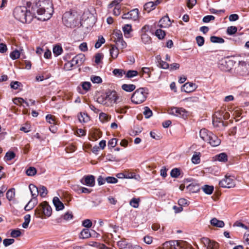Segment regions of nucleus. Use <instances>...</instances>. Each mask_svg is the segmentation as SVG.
I'll use <instances>...</instances> for the list:
<instances>
[{
    "label": "nucleus",
    "mask_w": 249,
    "mask_h": 249,
    "mask_svg": "<svg viewBox=\"0 0 249 249\" xmlns=\"http://www.w3.org/2000/svg\"><path fill=\"white\" fill-rule=\"evenodd\" d=\"M52 213L51 207L46 201L40 203L35 211V215L36 217L43 219L45 217H50Z\"/></svg>",
    "instance_id": "nucleus-3"
},
{
    "label": "nucleus",
    "mask_w": 249,
    "mask_h": 249,
    "mask_svg": "<svg viewBox=\"0 0 249 249\" xmlns=\"http://www.w3.org/2000/svg\"><path fill=\"white\" fill-rule=\"evenodd\" d=\"M10 56L13 60L17 59L19 57L20 53L18 50H16L11 53Z\"/></svg>",
    "instance_id": "nucleus-49"
},
{
    "label": "nucleus",
    "mask_w": 249,
    "mask_h": 249,
    "mask_svg": "<svg viewBox=\"0 0 249 249\" xmlns=\"http://www.w3.org/2000/svg\"><path fill=\"white\" fill-rule=\"evenodd\" d=\"M196 41L198 46H202L204 43V38L201 36H197L196 37Z\"/></svg>",
    "instance_id": "nucleus-61"
},
{
    "label": "nucleus",
    "mask_w": 249,
    "mask_h": 249,
    "mask_svg": "<svg viewBox=\"0 0 249 249\" xmlns=\"http://www.w3.org/2000/svg\"><path fill=\"white\" fill-rule=\"evenodd\" d=\"M168 113L178 117L185 118L188 116L187 111L183 108L173 107L168 109Z\"/></svg>",
    "instance_id": "nucleus-8"
},
{
    "label": "nucleus",
    "mask_w": 249,
    "mask_h": 249,
    "mask_svg": "<svg viewBox=\"0 0 249 249\" xmlns=\"http://www.w3.org/2000/svg\"><path fill=\"white\" fill-rule=\"evenodd\" d=\"M201 242L207 249H217L218 243L210 240L208 238L203 237L201 239Z\"/></svg>",
    "instance_id": "nucleus-11"
},
{
    "label": "nucleus",
    "mask_w": 249,
    "mask_h": 249,
    "mask_svg": "<svg viewBox=\"0 0 249 249\" xmlns=\"http://www.w3.org/2000/svg\"><path fill=\"white\" fill-rule=\"evenodd\" d=\"M145 118H149L152 115V111L150 108L147 107H144V111L143 112Z\"/></svg>",
    "instance_id": "nucleus-58"
},
{
    "label": "nucleus",
    "mask_w": 249,
    "mask_h": 249,
    "mask_svg": "<svg viewBox=\"0 0 249 249\" xmlns=\"http://www.w3.org/2000/svg\"><path fill=\"white\" fill-rule=\"evenodd\" d=\"M108 116L105 113H101L99 115V119L102 122H107L109 120Z\"/></svg>",
    "instance_id": "nucleus-56"
},
{
    "label": "nucleus",
    "mask_w": 249,
    "mask_h": 249,
    "mask_svg": "<svg viewBox=\"0 0 249 249\" xmlns=\"http://www.w3.org/2000/svg\"><path fill=\"white\" fill-rule=\"evenodd\" d=\"M237 28L235 26H230L228 27L227 33L228 35H232L236 33Z\"/></svg>",
    "instance_id": "nucleus-51"
},
{
    "label": "nucleus",
    "mask_w": 249,
    "mask_h": 249,
    "mask_svg": "<svg viewBox=\"0 0 249 249\" xmlns=\"http://www.w3.org/2000/svg\"><path fill=\"white\" fill-rule=\"evenodd\" d=\"M113 36L114 38V41L116 40H120L123 38V35L120 30L114 31L113 33Z\"/></svg>",
    "instance_id": "nucleus-36"
},
{
    "label": "nucleus",
    "mask_w": 249,
    "mask_h": 249,
    "mask_svg": "<svg viewBox=\"0 0 249 249\" xmlns=\"http://www.w3.org/2000/svg\"><path fill=\"white\" fill-rule=\"evenodd\" d=\"M187 189L191 193H196L199 190V186L197 184L191 183L187 186Z\"/></svg>",
    "instance_id": "nucleus-21"
},
{
    "label": "nucleus",
    "mask_w": 249,
    "mask_h": 249,
    "mask_svg": "<svg viewBox=\"0 0 249 249\" xmlns=\"http://www.w3.org/2000/svg\"><path fill=\"white\" fill-rule=\"evenodd\" d=\"M214 160L226 162L228 160V156L225 153H221L216 155L213 158Z\"/></svg>",
    "instance_id": "nucleus-17"
},
{
    "label": "nucleus",
    "mask_w": 249,
    "mask_h": 249,
    "mask_svg": "<svg viewBox=\"0 0 249 249\" xmlns=\"http://www.w3.org/2000/svg\"><path fill=\"white\" fill-rule=\"evenodd\" d=\"M85 60V56L83 53H79L75 56L71 61H68L65 64V68L67 70H71L72 68L75 65H82Z\"/></svg>",
    "instance_id": "nucleus-6"
},
{
    "label": "nucleus",
    "mask_w": 249,
    "mask_h": 249,
    "mask_svg": "<svg viewBox=\"0 0 249 249\" xmlns=\"http://www.w3.org/2000/svg\"><path fill=\"white\" fill-rule=\"evenodd\" d=\"M155 35L160 39H163L165 36V32L161 29H157L155 32Z\"/></svg>",
    "instance_id": "nucleus-38"
},
{
    "label": "nucleus",
    "mask_w": 249,
    "mask_h": 249,
    "mask_svg": "<svg viewBox=\"0 0 249 249\" xmlns=\"http://www.w3.org/2000/svg\"><path fill=\"white\" fill-rule=\"evenodd\" d=\"M24 222L22 223V226L23 228L26 229L28 228L29 224L31 220V215L29 214H26L24 217Z\"/></svg>",
    "instance_id": "nucleus-33"
},
{
    "label": "nucleus",
    "mask_w": 249,
    "mask_h": 249,
    "mask_svg": "<svg viewBox=\"0 0 249 249\" xmlns=\"http://www.w3.org/2000/svg\"><path fill=\"white\" fill-rule=\"evenodd\" d=\"M188 243L182 240H172L166 242L163 244V248L166 249H186Z\"/></svg>",
    "instance_id": "nucleus-5"
},
{
    "label": "nucleus",
    "mask_w": 249,
    "mask_h": 249,
    "mask_svg": "<svg viewBox=\"0 0 249 249\" xmlns=\"http://www.w3.org/2000/svg\"><path fill=\"white\" fill-rule=\"evenodd\" d=\"M138 72L137 71L129 70L127 71L125 77L128 78H132L138 75Z\"/></svg>",
    "instance_id": "nucleus-42"
},
{
    "label": "nucleus",
    "mask_w": 249,
    "mask_h": 249,
    "mask_svg": "<svg viewBox=\"0 0 249 249\" xmlns=\"http://www.w3.org/2000/svg\"><path fill=\"white\" fill-rule=\"evenodd\" d=\"M15 242V240L13 238H7L5 239L3 241V243L5 247H7L12 244Z\"/></svg>",
    "instance_id": "nucleus-54"
},
{
    "label": "nucleus",
    "mask_w": 249,
    "mask_h": 249,
    "mask_svg": "<svg viewBox=\"0 0 249 249\" xmlns=\"http://www.w3.org/2000/svg\"><path fill=\"white\" fill-rule=\"evenodd\" d=\"M136 88V86L133 84H124L122 86V89L127 92H131L133 91Z\"/></svg>",
    "instance_id": "nucleus-26"
},
{
    "label": "nucleus",
    "mask_w": 249,
    "mask_h": 249,
    "mask_svg": "<svg viewBox=\"0 0 249 249\" xmlns=\"http://www.w3.org/2000/svg\"><path fill=\"white\" fill-rule=\"evenodd\" d=\"M203 191L208 195H211L213 193V187L208 185H205L202 187Z\"/></svg>",
    "instance_id": "nucleus-32"
},
{
    "label": "nucleus",
    "mask_w": 249,
    "mask_h": 249,
    "mask_svg": "<svg viewBox=\"0 0 249 249\" xmlns=\"http://www.w3.org/2000/svg\"><path fill=\"white\" fill-rule=\"evenodd\" d=\"M140 201L139 198H133L130 200V205L133 208H137L139 206Z\"/></svg>",
    "instance_id": "nucleus-41"
},
{
    "label": "nucleus",
    "mask_w": 249,
    "mask_h": 249,
    "mask_svg": "<svg viewBox=\"0 0 249 249\" xmlns=\"http://www.w3.org/2000/svg\"><path fill=\"white\" fill-rule=\"evenodd\" d=\"M171 22L168 16L161 18L159 22V26L160 28H167L170 26Z\"/></svg>",
    "instance_id": "nucleus-13"
},
{
    "label": "nucleus",
    "mask_w": 249,
    "mask_h": 249,
    "mask_svg": "<svg viewBox=\"0 0 249 249\" xmlns=\"http://www.w3.org/2000/svg\"><path fill=\"white\" fill-rule=\"evenodd\" d=\"M53 12V4L49 1L43 2L42 5L37 4L28 9L25 6L16 7L13 15L16 19L22 23H30L34 18H37L41 21L49 19Z\"/></svg>",
    "instance_id": "nucleus-1"
},
{
    "label": "nucleus",
    "mask_w": 249,
    "mask_h": 249,
    "mask_svg": "<svg viewBox=\"0 0 249 249\" xmlns=\"http://www.w3.org/2000/svg\"><path fill=\"white\" fill-rule=\"evenodd\" d=\"M156 60L158 63V66L162 69H167L169 67V65L167 62L161 60V56L160 55H157L156 56Z\"/></svg>",
    "instance_id": "nucleus-19"
},
{
    "label": "nucleus",
    "mask_w": 249,
    "mask_h": 249,
    "mask_svg": "<svg viewBox=\"0 0 249 249\" xmlns=\"http://www.w3.org/2000/svg\"><path fill=\"white\" fill-rule=\"evenodd\" d=\"M13 102L14 104L17 105H22V103H25L27 107H29V103L26 102L24 99H23L22 98L18 97V98H15L13 100Z\"/></svg>",
    "instance_id": "nucleus-27"
},
{
    "label": "nucleus",
    "mask_w": 249,
    "mask_h": 249,
    "mask_svg": "<svg viewBox=\"0 0 249 249\" xmlns=\"http://www.w3.org/2000/svg\"><path fill=\"white\" fill-rule=\"evenodd\" d=\"M210 40L213 43H223L224 42V40L221 37L212 36L210 37Z\"/></svg>",
    "instance_id": "nucleus-34"
},
{
    "label": "nucleus",
    "mask_w": 249,
    "mask_h": 249,
    "mask_svg": "<svg viewBox=\"0 0 249 249\" xmlns=\"http://www.w3.org/2000/svg\"><path fill=\"white\" fill-rule=\"evenodd\" d=\"M6 197L9 200H11L15 196V189L14 188L9 190L6 193Z\"/></svg>",
    "instance_id": "nucleus-43"
},
{
    "label": "nucleus",
    "mask_w": 249,
    "mask_h": 249,
    "mask_svg": "<svg viewBox=\"0 0 249 249\" xmlns=\"http://www.w3.org/2000/svg\"><path fill=\"white\" fill-rule=\"evenodd\" d=\"M192 161L195 164L200 162V153L195 152L192 158Z\"/></svg>",
    "instance_id": "nucleus-37"
},
{
    "label": "nucleus",
    "mask_w": 249,
    "mask_h": 249,
    "mask_svg": "<svg viewBox=\"0 0 249 249\" xmlns=\"http://www.w3.org/2000/svg\"><path fill=\"white\" fill-rule=\"evenodd\" d=\"M103 58V54L102 53H97L95 55V62L99 64L101 59Z\"/></svg>",
    "instance_id": "nucleus-63"
},
{
    "label": "nucleus",
    "mask_w": 249,
    "mask_h": 249,
    "mask_svg": "<svg viewBox=\"0 0 249 249\" xmlns=\"http://www.w3.org/2000/svg\"><path fill=\"white\" fill-rule=\"evenodd\" d=\"M128 108L127 107H116L115 108V111L117 113L125 114L126 112V109Z\"/></svg>",
    "instance_id": "nucleus-52"
},
{
    "label": "nucleus",
    "mask_w": 249,
    "mask_h": 249,
    "mask_svg": "<svg viewBox=\"0 0 249 249\" xmlns=\"http://www.w3.org/2000/svg\"><path fill=\"white\" fill-rule=\"evenodd\" d=\"M142 75L143 76L144 74H146V78H149L150 77V69L149 68H142Z\"/></svg>",
    "instance_id": "nucleus-57"
},
{
    "label": "nucleus",
    "mask_w": 249,
    "mask_h": 249,
    "mask_svg": "<svg viewBox=\"0 0 249 249\" xmlns=\"http://www.w3.org/2000/svg\"><path fill=\"white\" fill-rule=\"evenodd\" d=\"M75 17L71 12H65L62 17L64 24L67 27H71L74 24Z\"/></svg>",
    "instance_id": "nucleus-9"
},
{
    "label": "nucleus",
    "mask_w": 249,
    "mask_h": 249,
    "mask_svg": "<svg viewBox=\"0 0 249 249\" xmlns=\"http://www.w3.org/2000/svg\"><path fill=\"white\" fill-rule=\"evenodd\" d=\"M115 42L117 46L120 49H123L126 47V43L123 38L120 40H116Z\"/></svg>",
    "instance_id": "nucleus-40"
},
{
    "label": "nucleus",
    "mask_w": 249,
    "mask_h": 249,
    "mask_svg": "<svg viewBox=\"0 0 249 249\" xmlns=\"http://www.w3.org/2000/svg\"><path fill=\"white\" fill-rule=\"evenodd\" d=\"M81 182L87 186L93 187L95 185V178L93 175L84 176L81 180Z\"/></svg>",
    "instance_id": "nucleus-12"
},
{
    "label": "nucleus",
    "mask_w": 249,
    "mask_h": 249,
    "mask_svg": "<svg viewBox=\"0 0 249 249\" xmlns=\"http://www.w3.org/2000/svg\"><path fill=\"white\" fill-rule=\"evenodd\" d=\"M119 97L117 92L114 90H109L105 94L99 96L97 102L107 107L112 106L114 104H117Z\"/></svg>",
    "instance_id": "nucleus-2"
},
{
    "label": "nucleus",
    "mask_w": 249,
    "mask_h": 249,
    "mask_svg": "<svg viewBox=\"0 0 249 249\" xmlns=\"http://www.w3.org/2000/svg\"><path fill=\"white\" fill-rule=\"evenodd\" d=\"M212 134V132L209 131L207 129L205 128L202 129L200 130L199 132V136L205 142H207L208 140H210V137H211V134Z\"/></svg>",
    "instance_id": "nucleus-15"
},
{
    "label": "nucleus",
    "mask_w": 249,
    "mask_h": 249,
    "mask_svg": "<svg viewBox=\"0 0 249 249\" xmlns=\"http://www.w3.org/2000/svg\"><path fill=\"white\" fill-rule=\"evenodd\" d=\"M91 81L94 83L99 84L102 83V78L98 76H92L90 78Z\"/></svg>",
    "instance_id": "nucleus-59"
},
{
    "label": "nucleus",
    "mask_w": 249,
    "mask_h": 249,
    "mask_svg": "<svg viewBox=\"0 0 249 249\" xmlns=\"http://www.w3.org/2000/svg\"><path fill=\"white\" fill-rule=\"evenodd\" d=\"M91 236L90 233L89 232V230L88 229H83L80 235V237L82 239H86L89 238Z\"/></svg>",
    "instance_id": "nucleus-28"
},
{
    "label": "nucleus",
    "mask_w": 249,
    "mask_h": 249,
    "mask_svg": "<svg viewBox=\"0 0 249 249\" xmlns=\"http://www.w3.org/2000/svg\"><path fill=\"white\" fill-rule=\"evenodd\" d=\"M53 202L56 211L62 210L64 208L63 203L60 200L58 197L56 196L54 197Z\"/></svg>",
    "instance_id": "nucleus-16"
},
{
    "label": "nucleus",
    "mask_w": 249,
    "mask_h": 249,
    "mask_svg": "<svg viewBox=\"0 0 249 249\" xmlns=\"http://www.w3.org/2000/svg\"><path fill=\"white\" fill-rule=\"evenodd\" d=\"M219 185L223 188H233L236 185L234 177L226 175L224 178L219 181Z\"/></svg>",
    "instance_id": "nucleus-7"
},
{
    "label": "nucleus",
    "mask_w": 249,
    "mask_h": 249,
    "mask_svg": "<svg viewBox=\"0 0 249 249\" xmlns=\"http://www.w3.org/2000/svg\"><path fill=\"white\" fill-rule=\"evenodd\" d=\"M211 137H210V140H208L207 142H208L211 146L213 147H216L218 146L221 143V140L218 138V137L213 133L210 134Z\"/></svg>",
    "instance_id": "nucleus-14"
},
{
    "label": "nucleus",
    "mask_w": 249,
    "mask_h": 249,
    "mask_svg": "<svg viewBox=\"0 0 249 249\" xmlns=\"http://www.w3.org/2000/svg\"><path fill=\"white\" fill-rule=\"evenodd\" d=\"M139 17V10L134 9L127 13L124 14L122 16L123 19H131L133 20H136Z\"/></svg>",
    "instance_id": "nucleus-10"
},
{
    "label": "nucleus",
    "mask_w": 249,
    "mask_h": 249,
    "mask_svg": "<svg viewBox=\"0 0 249 249\" xmlns=\"http://www.w3.org/2000/svg\"><path fill=\"white\" fill-rule=\"evenodd\" d=\"M109 51L110 54L112 58L115 59L117 57L119 54V50L115 45H111V48L110 49Z\"/></svg>",
    "instance_id": "nucleus-23"
},
{
    "label": "nucleus",
    "mask_w": 249,
    "mask_h": 249,
    "mask_svg": "<svg viewBox=\"0 0 249 249\" xmlns=\"http://www.w3.org/2000/svg\"><path fill=\"white\" fill-rule=\"evenodd\" d=\"M156 4L154 2L150 1L146 3L144 5V9L147 12H150L151 10L154 9L156 7Z\"/></svg>",
    "instance_id": "nucleus-24"
},
{
    "label": "nucleus",
    "mask_w": 249,
    "mask_h": 249,
    "mask_svg": "<svg viewBox=\"0 0 249 249\" xmlns=\"http://www.w3.org/2000/svg\"><path fill=\"white\" fill-rule=\"evenodd\" d=\"M27 175L29 176H33L36 173V170L35 167H30L26 171Z\"/></svg>",
    "instance_id": "nucleus-44"
},
{
    "label": "nucleus",
    "mask_w": 249,
    "mask_h": 249,
    "mask_svg": "<svg viewBox=\"0 0 249 249\" xmlns=\"http://www.w3.org/2000/svg\"><path fill=\"white\" fill-rule=\"evenodd\" d=\"M62 52V48L59 45L55 46L53 48V53L56 56L61 54Z\"/></svg>",
    "instance_id": "nucleus-39"
},
{
    "label": "nucleus",
    "mask_w": 249,
    "mask_h": 249,
    "mask_svg": "<svg viewBox=\"0 0 249 249\" xmlns=\"http://www.w3.org/2000/svg\"><path fill=\"white\" fill-rule=\"evenodd\" d=\"M123 30L124 34H129L132 31V26L130 24H125L123 27Z\"/></svg>",
    "instance_id": "nucleus-55"
},
{
    "label": "nucleus",
    "mask_w": 249,
    "mask_h": 249,
    "mask_svg": "<svg viewBox=\"0 0 249 249\" xmlns=\"http://www.w3.org/2000/svg\"><path fill=\"white\" fill-rule=\"evenodd\" d=\"M113 73L116 76L122 77L124 74H125V71L124 70L115 69L113 71Z\"/></svg>",
    "instance_id": "nucleus-50"
},
{
    "label": "nucleus",
    "mask_w": 249,
    "mask_h": 249,
    "mask_svg": "<svg viewBox=\"0 0 249 249\" xmlns=\"http://www.w3.org/2000/svg\"><path fill=\"white\" fill-rule=\"evenodd\" d=\"M180 175V170L177 168L173 169L170 172V175L172 178H177Z\"/></svg>",
    "instance_id": "nucleus-35"
},
{
    "label": "nucleus",
    "mask_w": 249,
    "mask_h": 249,
    "mask_svg": "<svg viewBox=\"0 0 249 249\" xmlns=\"http://www.w3.org/2000/svg\"><path fill=\"white\" fill-rule=\"evenodd\" d=\"M39 193L41 197H45L48 193L46 187L44 186H41L39 189L38 194Z\"/></svg>",
    "instance_id": "nucleus-45"
},
{
    "label": "nucleus",
    "mask_w": 249,
    "mask_h": 249,
    "mask_svg": "<svg viewBox=\"0 0 249 249\" xmlns=\"http://www.w3.org/2000/svg\"><path fill=\"white\" fill-rule=\"evenodd\" d=\"M29 189L33 196V198L36 199V197L38 195L39 189L34 184H30L29 185Z\"/></svg>",
    "instance_id": "nucleus-22"
},
{
    "label": "nucleus",
    "mask_w": 249,
    "mask_h": 249,
    "mask_svg": "<svg viewBox=\"0 0 249 249\" xmlns=\"http://www.w3.org/2000/svg\"><path fill=\"white\" fill-rule=\"evenodd\" d=\"M21 233L20 230H13L11 231L10 235L13 238H17L19 237L21 235Z\"/></svg>",
    "instance_id": "nucleus-53"
},
{
    "label": "nucleus",
    "mask_w": 249,
    "mask_h": 249,
    "mask_svg": "<svg viewBox=\"0 0 249 249\" xmlns=\"http://www.w3.org/2000/svg\"><path fill=\"white\" fill-rule=\"evenodd\" d=\"M15 156L16 155L14 152L9 151L6 153L4 158L6 160H10L13 159Z\"/></svg>",
    "instance_id": "nucleus-48"
},
{
    "label": "nucleus",
    "mask_w": 249,
    "mask_h": 249,
    "mask_svg": "<svg viewBox=\"0 0 249 249\" xmlns=\"http://www.w3.org/2000/svg\"><path fill=\"white\" fill-rule=\"evenodd\" d=\"M105 42V39L103 36H99L97 42L95 43V47L99 48L101 45Z\"/></svg>",
    "instance_id": "nucleus-46"
},
{
    "label": "nucleus",
    "mask_w": 249,
    "mask_h": 249,
    "mask_svg": "<svg viewBox=\"0 0 249 249\" xmlns=\"http://www.w3.org/2000/svg\"><path fill=\"white\" fill-rule=\"evenodd\" d=\"M37 203L36 199L32 198L28 203L25 206L24 209L26 211H30L32 210L35 206V205Z\"/></svg>",
    "instance_id": "nucleus-25"
},
{
    "label": "nucleus",
    "mask_w": 249,
    "mask_h": 249,
    "mask_svg": "<svg viewBox=\"0 0 249 249\" xmlns=\"http://www.w3.org/2000/svg\"><path fill=\"white\" fill-rule=\"evenodd\" d=\"M92 222L89 219H86L82 222L83 226L87 228H90L92 226Z\"/></svg>",
    "instance_id": "nucleus-62"
},
{
    "label": "nucleus",
    "mask_w": 249,
    "mask_h": 249,
    "mask_svg": "<svg viewBox=\"0 0 249 249\" xmlns=\"http://www.w3.org/2000/svg\"><path fill=\"white\" fill-rule=\"evenodd\" d=\"M73 189L75 191H80V193L89 194L91 192V190L85 187H79L78 186H73Z\"/></svg>",
    "instance_id": "nucleus-31"
},
{
    "label": "nucleus",
    "mask_w": 249,
    "mask_h": 249,
    "mask_svg": "<svg viewBox=\"0 0 249 249\" xmlns=\"http://www.w3.org/2000/svg\"><path fill=\"white\" fill-rule=\"evenodd\" d=\"M63 217L65 220H70L73 218V215L71 212H68L64 214Z\"/></svg>",
    "instance_id": "nucleus-64"
},
{
    "label": "nucleus",
    "mask_w": 249,
    "mask_h": 249,
    "mask_svg": "<svg viewBox=\"0 0 249 249\" xmlns=\"http://www.w3.org/2000/svg\"><path fill=\"white\" fill-rule=\"evenodd\" d=\"M21 85V83L18 81H12L10 84L11 88L14 89H17Z\"/></svg>",
    "instance_id": "nucleus-60"
},
{
    "label": "nucleus",
    "mask_w": 249,
    "mask_h": 249,
    "mask_svg": "<svg viewBox=\"0 0 249 249\" xmlns=\"http://www.w3.org/2000/svg\"><path fill=\"white\" fill-rule=\"evenodd\" d=\"M78 118L80 123H86L89 120V117L87 114L80 113L78 115Z\"/></svg>",
    "instance_id": "nucleus-30"
},
{
    "label": "nucleus",
    "mask_w": 249,
    "mask_h": 249,
    "mask_svg": "<svg viewBox=\"0 0 249 249\" xmlns=\"http://www.w3.org/2000/svg\"><path fill=\"white\" fill-rule=\"evenodd\" d=\"M46 120L50 124H56L55 118L52 115H47L46 116Z\"/></svg>",
    "instance_id": "nucleus-47"
},
{
    "label": "nucleus",
    "mask_w": 249,
    "mask_h": 249,
    "mask_svg": "<svg viewBox=\"0 0 249 249\" xmlns=\"http://www.w3.org/2000/svg\"><path fill=\"white\" fill-rule=\"evenodd\" d=\"M210 223L213 226L218 228H222L225 225L224 222L223 221L218 220L216 218H213L210 221Z\"/></svg>",
    "instance_id": "nucleus-20"
},
{
    "label": "nucleus",
    "mask_w": 249,
    "mask_h": 249,
    "mask_svg": "<svg viewBox=\"0 0 249 249\" xmlns=\"http://www.w3.org/2000/svg\"><path fill=\"white\" fill-rule=\"evenodd\" d=\"M148 90L146 88H141L137 89L131 96V101L135 104H140L144 102L147 97Z\"/></svg>",
    "instance_id": "nucleus-4"
},
{
    "label": "nucleus",
    "mask_w": 249,
    "mask_h": 249,
    "mask_svg": "<svg viewBox=\"0 0 249 249\" xmlns=\"http://www.w3.org/2000/svg\"><path fill=\"white\" fill-rule=\"evenodd\" d=\"M196 88V85L191 82L186 83L183 85L184 90L188 93L194 91Z\"/></svg>",
    "instance_id": "nucleus-18"
},
{
    "label": "nucleus",
    "mask_w": 249,
    "mask_h": 249,
    "mask_svg": "<svg viewBox=\"0 0 249 249\" xmlns=\"http://www.w3.org/2000/svg\"><path fill=\"white\" fill-rule=\"evenodd\" d=\"M141 39L142 42L145 44H150L151 42L150 36L146 33H143L141 36Z\"/></svg>",
    "instance_id": "nucleus-29"
}]
</instances>
